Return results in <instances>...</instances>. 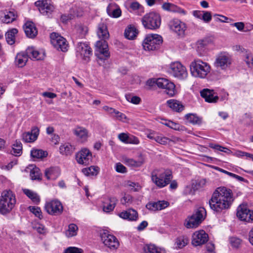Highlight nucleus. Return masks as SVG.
<instances>
[{"mask_svg": "<svg viewBox=\"0 0 253 253\" xmlns=\"http://www.w3.org/2000/svg\"><path fill=\"white\" fill-rule=\"evenodd\" d=\"M233 201L232 191L225 187H219L212 193L209 203L211 210L220 212L229 209Z\"/></svg>", "mask_w": 253, "mask_h": 253, "instance_id": "1", "label": "nucleus"}, {"mask_svg": "<svg viewBox=\"0 0 253 253\" xmlns=\"http://www.w3.org/2000/svg\"><path fill=\"white\" fill-rule=\"evenodd\" d=\"M210 64L200 59H196L190 64V71L192 76L200 79H205L211 71Z\"/></svg>", "mask_w": 253, "mask_h": 253, "instance_id": "2", "label": "nucleus"}, {"mask_svg": "<svg viewBox=\"0 0 253 253\" xmlns=\"http://www.w3.org/2000/svg\"><path fill=\"white\" fill-rule=\"evenodd\" d=\"M16 204V198L11 190H5L0 196V213L6 214L10 212Z\"/></svg>", "mask_w": 253, "mask_h": 253, "instance_id": "3", "label": "nucleus"}, {"mask_svg": "<svg viewBox=\"0 0 253 253\" xmlns=\"http://www.w3.org/2000/svg\"><path fill=\"white\" fill-rule=\"evenodd\" d=\"M172 178L171 171L168 170L155 169L151 173V180L158 187L163 188L169 184Z\"/></svg>", "mask_w": 253, "mask_h": 253, "instance_id": "4", "label": "nucleus"}, {"mask_svg": "<svg viewBox=\"0 0 253 253\" xmlns=\"http://www.w3.org/2000/svg\"><path fill=\"white\" fill-rule=\"evenodd\" d=\"M206 215L205 209L203 207H200L194 213L185 219L184 225L187 228H196L205 219Z\"/></svg>", "mask_w": 253, "mask_h": 253, "instance_id": "5", "label": "nucleus"}, {"mask_svg": "<svg viewBox=\"0 0 253 253\" xmlns=\"http://www.w3.org/2000/svg\"><path fill=\"white\" fill-rule=\"evenodd\" d=\"M163 42L162 37L158 34H149L146 35L142 42L143 49L146 51L157 49Z\"/></svg>", "mask_w": 253, "mask_h": 253, "instance_id": "6", "label": "nucleus"}, {"mask_svg": "<svg viewBox=\"0 0 253 253\" xmlns=\"http://www.w3.org/2000/svg\"><path fill=\"white\" fill-rule=\"evenodd\" d=\"M142 22L145 28L155 30L160 27L161 18L159 13L151 12L143 16L142 18Z\"/></svg>", "mask_w": 253, "mask_h": 253, "instance_id": "7", "label": "nucleus"}, {"mask_svg": "<svg viewBox=\"0 0 253 253\" xmlns=\"http://www.w3.org/2000/svg\"><path fill=\"white\" fill-rule=\"evenodd\" d=\"M44 208L45 211L51 215H59L63 211V206L61 202L56 199L46 201Z\"/></svg>", "mask_w": 253, "mask_h": 253, "instance_id": "8", "label": "nucleus"}, {"mask_svg": "<svg viewBox=\"0 0 253 253\" xmlns=\"http://www.w3.org/2000/svg\"><path fill=\"white\" fill-rule=\"evenodd\" d=\"M169 72L174 77L179 80L185 79L188 76L186 67L179 62L171 63L169 65Z\"/></svg>", "mask_w": 253, "mask_h": 253, "instance_id": "9", "label": "nucleus"}, {"mask_svg": "<svg viewBox=\"0 0 253 253\" xmlns=\"http://www.w3.org/2000/svg\"><path fill=\"white\" fill-rule=\"evenodd\" d=\"M77 56L81 58L85 63L88 62L92 54L90 47L85 42H79L76 47Z\"/></svg>", "mask_w": 253, "mask_h": 253, "instance_id": "10", "label": "nucleus"}, {"mask_svg": "<svg viewBox=\"0 0 253 253\" xmlns=\"http://www.w3.org/2000/svg\"><path fill=\"white\" fill-rule=\"evenodd\" d=\"M231 57L228 53L221 52L216 56L214 66L221 70H225L231 65Z\"/></svg>", "mask_w": 253, "mask_h": 253, "instance_id": "11", "label": "nucleus"}, {"mask_svg": "<svg viewBox=\"0 0 253 253\" xmlns=\"http://www.w3.org/2000/svg\"><path fill=\"white\" fill-rule=\"evenodd\" d=\"M51 43L57 50L63 52L67 51L68 44L65 38L55 33L50 35Z\"/></svg>", "mask_w": 253, "mask_h": 253, "instance_id": "12", "label": "nucleus"}, {"mask_svg": "<svg viewBox=\"0 0 253 253\" xmlns=\"http://www.w3.org/2000/svg\"><path fill=\"white\" fill-rule=\"evenodd\" d=\"M96 55L100 60H106L110 57L108 45L105 40L98 41L95 44Z\"/></svg>", "mask_w": 253, "mask_h": 253, "instance_id": "13", "label": "nucleus"}, {"mask_svg": "<svg viewBox=\"0 0 253 253\" xmlns=\"http://www.w3.org/2000/svg\"><path fill=\"white\" fill-rule=\"evenodd\" d=\"M236 215L242 221L250 222L253 221V211L249 210L247 205H240L237 209Z\"/></svg>", "mask_w": 253, "mask_h": 253, "instance_id": "14", "label": "nucleus"}, {"mask_svg": "<svg viewBox=\"0 0 253 253\" xmlns=\"http://www.w3.org/2000/svg\"><path fill=\"white\" fill-rule=\"evenodd\" d=\"M157 86L165 89V92L169 96H173L176 93L175 84L165 78H159Z\"/></svg>", "mask_w": 253, "mask_h": 253, "instance_id": "15", "label": "nucleus"}, {"mask_svg": "<svg viewBox=\"0 0 253 253\" xmlns=\"http://www.w3.org/2000/svg\"><path fill=\"white\" fill-rule=\"evenodd\" d=\"M101 238L105 246L111 250H115L118 248L120 243L117 238L107 233L104 232L101 235Z\"/></svg>", "mask_w": 253, "mask_h": 253, "instance_id": "16", "label": "nucleus"}, {"mask_svg": "<svg viewBox=\"0 0 253 253\" xmlns=\"http://www.w3.org/2000/svg\"><path fill=\"white\" fill-rule=\"evenodd\" d=\"M76 159L79 164L88 165L92 160V153L88 149L83 148L76 154Z\"/></svg>", "mask_w": 253, "mask_h": 253, "instance_id": "17", "label": "nucleus"}, {"mask_svg": "<svg viewBox=\"0 0 253 253\" xmlns=\"http://www.w3.org/2000/svg\"><path fill=\"white\" fill-rule=\"evenodd\" d=\"M35 4L39 8L41 13L43 15H49L54 9V6L49 1L38 0L35 2Z\"/></svg>", "mask_w": 253, "mask_h": 253, "instance_id": "18", "label": "nucleus"}, {"mask_svg": "<svg viewBox=\"0 0 253 253\" xmlns=\"http://www.w3.org/2000/svg\"><path fill=\"white\" fill-rule=\"evenodd\" d=\"M170 29L179 36H183L187 28L186 25L179 19H174L169 23Z\"/></svg>", "mask_w": 253, "mask_h": 253, "instance_id": "19", "label": "nucleus"}, {"mask_svg": "<svg viewBox=\"0 0 253 253\" xmlns=\"http://www.w3.org/2000/svg\"><path fill=\"white\" fill-rule=\"evenodd\" d=\"M39 133V128L37 126H34L30 131L22 133V139L25 143H33L37 139Z\"/></svg>", "mask_w": 253, "mask_h": 253, "instance_id": "20", "label": "nucleus"}, {"mask_svg": "<svg viewBox=\"0 0 253 253\" xmlns=\"http://www.w3.org/2000/svg\"><path fill=\"white\" fill-rule=\"evenodd\" d=\"M208 235L202 230L195 232L192 236V243L195 246L205 244L208 240Z\"/></svg>", "mask_w": 253, "mask_h": 253, "instance_id": "21", "label": "nucleus"}, {"mask_svg": "<svg viewBox=\"0 0 253 253\" xmlns=\"http://www.w3.org/2000/svg\"><path fill=\"white\" fill-rule=\"evenodd\" d=\"M106 12L110 17L114 18H119L122 15V10L120 6L113 1L108 4L106 8Z\"/></svg>", "mask_w": 253, "mask_h": 253, "instance_id": "22", "label": "nucleus"}, {"mask_svg": "<svg viewBox=\"0 0 253 253\" xmlns=\"http://www.w3.org/2000/svg\"><path fill=\"white\" fill-rule=\"evenodd\" d=\"M192 15L198 19L202 20L206 23H209L212 19V15L211 11L205 10H193Z\"/></svg>", "mask_w": 253, "mask_h": 253, "instance_id": "23", "label": "nucleus"}, {"mask_svg": "<svg viewBox=\"0 0 253 253\" xmlns=\"http://www.w3.org/2000/svg\"><path fill=\"white\" fill-rule=\"evenodd\" d=\"M29 58L36 60H42L45 56V52L43 50H39L34 47H29L26 49Z\"/></svg>", "mask_w": 253, "mask_h": 253, "instance_id": "24", "label": "nucleus"}, {"mask_svg": "<svg viewBox=\"0 0 253 253\" xmlns=\"http://www.w3.org/2000/svg\"><path fill=\"white\" fill-rule=\"evenodd\" d=\"M118 215L120 217L128 221H136L138 217L137 211L132 209L123 211L119 213Z\"/></svg>", "mask_w": 253, "mask_h": 253, "instance_id": "25", "label": "nucleus"}, {"mask_svg": "<svg viewBox=\"0 0 253 253\" xmlns=\"http://www.w3.org/2000/svg\"><path fill=\"white\" fill-rule=\"evenodd\" d=\"M117 199L115 197H107L103 202V211L109 213L112 211L116 207Z\"/></svg>", "mask_w": 253, "mask_h": 253, "instance_id": "26", "label": "nucleus"}, {"mask_svg": "<svg viewBox=\"0 0 253 253\" xmlns=\"http://www.w3.org/2000/svg\"><path fill=\"white\" fill-rule=\"evenodd\" d=\"M44 175L47 179L55 180L60 175V169L58 167H51L45 169Z\"/></svg>", "mask_w": 253, "mask_h": 253, "instance_id": "27", "label": "nucleus"}, {"mask_svg": "<svg viewBox=\"0 0 253 253\" xmlns=\"http://www.w3.org/2000/svg\"><path fill=\"white\" fill-rule=\"evenodd\" d=\"M74 134L77 137L81 142H85L88 137V132L87 129L83 127L77 126L73 130Z\"/></svg>", "mask_w": 253, "mask_h": 253, "instance_id": "28", "label": "nucleus"}, {"mask_svg": "<svg viewBox=\"0 0 253 253\" xmlns=\"http://www.w3.org/2000/svg\"><path fill=\"white\" fill-rule=\"evenodd\" d=\"M23 28L25 34L28 37L34 38L37 36L38 30L33 22L31 21L27 22Z\"/></svg>", "mask_w": 253, "mask_h": 253, "instance_id": "29", "label": "nucleus"}, {"mask_svg": "<svg viewBox=\"0 0 253 253\" xmlns=\"http://www.w3.org/2000/svg\"><path fill=\"white\" fill-rule=\"evenodd\" d=\"M200 93L201 96L205 98L206 101L208 102H216L218 99V96L214 95L212 90L208 89H204Z\"/></svg>", "mask_w": 253, "mask_h": 253, "instance_id": "30", "label": "nucleus"}, {"mask_svg": "<svg viewBox=\"0 0 253 253\" xmlns=\"http://www.w3.org/2000/svg\"><path fill=\"white\" fill-rule=\"evenodd\" d=\"M167 103L170 109L177 112H180L184 109V106L182 103L177 100L169 99L167 101Z\"/></svg>", "mask_w": 253, "mask_h": 253, "instance_id": "31", "label": "nucleus"}, {"mask_svg": "<svg viewBox=\"0 0 253 253\" xmlns=\"http://www.w3.org/2000/svg\"><path fill=\"white\" fill-rule=\"evenodd\" d=\"M28 55L27 53V51H26V53L25 52H20L18 53L15 57V64L19 67H24L28 60Z\"/></svg>", "mask_w": 253, "mask_h": 253, "instance_id": "32", "label": "nucleus"}, {"mask_svg": "<svg viewBox=\"0 0 253 253\" xmlns=\"http://www.w3.org/2000/svg\"><path fill=\"white\" fill-rule=\"evenodd\" d=\"M138 31L136 28L132 25L128 26L125 31V36L128 40L134 39L138 35Z\"/></svg>", "mask_w": 253, "mask_h": 253, "instance_id": "33", "label": "nucleus"}, {"mask_svg": "<svg viewBox=\"0 0 253 253\" xmlns=\"http://www.w3.org/2000/svg\"><path fill=\"white\" fill-rule=\"evenodd\" d=\"M17 17V14L14 11L6 12L3 16L0 18L1 21L6 24H8L14 21Z\"/></svg>", "mask_w": 253, "mask_h": 253, "instance_id": "34", "label": "nucleus"}, {"mask_svg": "<svg viewBox=\"0 0 253 253\" xmlns=\"http://www.w3.org/2000/svg\"><path fill=\"white\" fill-rule=\"evenodd\" d=\"M97 34L99 38L103 39L102 40L108 39L109 34L105 24H100L98 25Z\"/></svg>", "mask_w": 253, "mask_h": 253, "instance_id": "35", "label": "nucleus"}, {"mask_svg": "<svg viewBox=\"0 0 253 253\" xmlns=\"http://www.w3.org/2000/svg\"><path fill=\"white\" fill-rule=\"evenodd\" d=\"M124 160L126 165L133 168L140 167L144 163V160L143 158H141L138 160H135L133 159L125 158Z\"/></svg>", "mask_w": 253, "mask_h": 253, "instance_id": "36", "label": "nucleus"}, {"mask_svg": "<svg viewBox=\"0 0 253 253\" xmlns=\"http://www.w3.org/2000/svg\"><path fill=\"white\" fill-rule=\"evenodd\" d=\"M18 33V30L12 28L7 31L5 34V39L8 44L12 45L15 43V35Z\"/></svg>", "mask_w": 253, "mask_h": 253, "instance_id": "37", "label": "nucleus"}, {"mask_svg": "<svg viewBox=\"0 0 253 253\" xmlns=\"http://www.w3.org/2000/svg\"><path fill=\"white\" fill-rule=\"evenodd\" d=\"M23 192L35 204H38L40 203V197L37 193L28 189H24Z\"/></svg>", "mask_w": 253, "mask_h": 253, "instance_id": "38", "label": "nucleus"}, {"mask_svg": "<svg viewBox=\"0 0 253 253\" xmlns=\"http://www.w3.org/2000/svg\"><path fill=\"white\" fill-rule=\"evenodd\" d=\"M187 121L193 125L200 124L202 123V118L195 114H188L185 116Z\"/></svg>", "mask_w": 253, "mask_h": 253, "instance_id": "39", "label": "nucleus"}, {"mask_svg": "<svg viewBox=\"0 0 253 253\" xmlns=\"http://www.w3.org/2000/svg\"><path fill=\"white\" fill-rule=\"evenodd\" d=\"M47 155V152L41 149H33L31 151V156L34 159H42L46 157Z\"/></svg>", "mask_w": 253, "mask_h": 253, "instance_id": "40", "label": "nucleus"}, {"mask_svg": "<svg viewBox=\"0 0 253 253\" xmlns=\"http://www.w3.org/2000/svg\"><path fill=\"white\" fill-rule=\"evenodd\" d=\"M74 148L69 143H65L60 146L59 148L60 152L61 154L65 155H71Z\"/></svg>", "mask_w": 253, "mask_h": 253, "instance_id": "41", "label": "nucleus"}, {"mask_svg": "<svg viewBox=\"0 0 253 253\" xmlns=\"http://www.w3.org/2000/svg\"><path fill=\"white\" fill-rule=\"evenodd\" d=\"M98 168L94 166L84 168L82 170L83 173L87 176H95L98 174Z\"/></svg>", "mask_w": 253, "mask_h": 253, "instance_id": "42", "label": "nucleus"}, {"mask_svg": "<svg viewBox=\"0 0 253 253\" xmlns=\"http://www.w3.org/2000/svg\"><path fill=\"white\" fill-rule=\"evenodd\" d=\"M78 230L77 225L74 223L69 225L68 229L65 231L66 236L68 237H72L77 235Z\"/></svg>", "mask_w": 253, "mask_h": 253, "instance_id": "43", "label": "nucleus"}, {"mask_svg": "<svg viewBox=\"0 0 253 253\" xmlns=\"http://www.w3.org/2000/svg\"><path fill=\"white\" fill-rule=\"evenodd\" d=\"M166 126L178 131H184L185 130L184 126H181L180 124L176 123L171 121H168L164 124Z\"/></svg>", "mask_w": 253, "mask_h": 253, "instance_id": "44", "label": "nucleus"}, {"mask_svg": "<svg viewBox=\"0 0 253 253\" xmlns=\"http://www.w3.org/2000/svg\"><path fill=\"white\" fill-rule=\"evenodd\" d=\"M76 28L79 39L84 38L88 31L87 27L82 25L77 26Z\"/></svg>", "mask_w": 253, "mask_h": 253, "instance_id": "45", "label": "nucleus"}, {"mask_svg": "<svg viewBox=\"0 0 253 253\" xmlns=\"http://www.w3.org/2000/svg\"><path fill=\"white\" fill-rule=\"evenodd\" d=\"M30 177L32 180H41V174L40 169L36 167H33L30 171Z\"/></svg>", "mask_w": 253, "mask_h": 253, "instance_id": "46", "label": "nucleus"}, {"mask_svg": "<svg viewBox=\"0 0 253 253\" xmlns=\"http://www.w3.org/2000/svg\"><path fill=\"white\" fill-rule=\"evenodd\" d=\"M13 153L15 156H20L22 153V144L20 141H16L13 145Z\"/></svg>", "mask_w": 253, "mask_h": 253, "instance_id": "47", "label": "nucleus"}, {"mask_svg": "<svg viewBox=\"0 0 253 253\" xmlns=\"http://www.w3.org/2000/svg\"><path fill=\"white\" fill-rule=\"evenodd\" d=\"M206 184V181L205 179H198L192 182L193 187L196 190H198L203 188Z\"/></svg>", "mask_w": 253, "mask_h": 253, "instance_id": "48", "label": "nucleus"}, {"mask_svg": "<svg viewBox=\"0 0 253 253\" xmlns=\"http://www.w3.org/2000/svg\"><path fill=\"white\" fill-rule=\"evenodd\" d=\"M188 243V240L187 238L184 237L178 238L175 242L176 247L178 249H181L185 247Z\"/></svg>", "mask_w": 253, "mask_h": 253, "instance_id": "49", "label": "nucleus"}, {"mask_svg": "<svg viewBox=\"0 0 253 253\" xmlns=\"http://www.w3.org/2000/svg\"><path fill=\"white\" fill-rule=\"evenodd\" d=\"M156 138L155 141L162 145H166L171 141L169 138L164 136L162 134H157Z\"/></svg>", "mask_w": 253, "mask_h": 253, "instance_id": "50", "label": "nucleus"}, {"mask_svg": "<svg viewBox=\"0 0 253 253\" xmlns=\"http://www.w3.org/2000/svg\"><path fill=\"white\" fill-rule=\"evenodd\" d=\"M30 211L33 212L35 216L41 219L42 217V212L41 209L38 207L30 206L29 207Z\"/></svg>", "mask_w": 253, "mask_h": 253, "instance_id": "51", "label": "nucleus"}, {"mask_svg": "<svg viewBox=\"0 0 253 253\" xmlns=\"http://www.w3.org/2000/svg\"><path fill=\"white\" fill-rule=\"evenodd\" d=\"M126 100L134 104H138L140 103L141 99L137 96H132L131 94H127L126 95Z\"/></svg>", "mask_w": 253, "mask_h": 253, "instance_id": "52", "label": "nucleus"}, {"mask_svg": "<svg viewBox=\"0 0 253 253\" xmlns=\"http://www.w3.org/2000/svg\"><path fill=\"white\" fill-rule=\"evenodd\" d=\"M127 185L129 187L130 190L137 192L139 191L141 188V186L138 183H135L131 181H128Z\"/></svg>", "mask_w": 253, "mask_h": 253, "instance_id": "53", "label": "nucleus"}, {"mask_svg": "<svg viewBox=\"0 0 253 253\" xmlns=\"http://www.w3.org/2000/svg\"><path fill=\"white\" fill-rule=\"evenodd\" d=\"M213 17H214L216 21L228 23L229 21H232L231 19H229L228 17L221 15L215 14L213 15Z\"/></svg>", "mask_w": 253, "mask_h": 253, "instance_id": "54", "label": "nucleus"}, {"mask_svg": "<svg viewBox=\"0 0 253 253\" xmlns=\"http://www.w3.org/2000/svg\"><path fill=\"white\" fill-rule=\"evenodd\" d=\"M139 140L137 137L132 135L129 134V136L128 138L127 141L126 142V144L137 145L139 143Z\"/></svg>", "mask_w": 253, "mask_h": 253, "instance_id": "55", "label": "nucleus"}, {"mask_svg": "<svg viewBox=\"0 0 253 253\" xmlns=\"http://www.w3.org/2000/svg\"><path fill=\"white\" fill-rule=\"evenodd\" d=\"M64 253H83V250L74 247H70L64 251Z\"/></svg>", "mask_w": 253, "mask_h": 253, "instance_id": "56", "label": "nucleus"}, {"mask_svg": "<svg viewBox=\"0 0 253 253\" xmlns=\"http://www.w3.org/2000/svg\"><path fill=\"white\" fill-rule=\"evenodd\" d=\"M171 12L178 13L183 15H186L187 13L185 10L174 4H173Z\"/></svg>", "mask_w": 253, "mask_h": 253, "instance_id": "57", "label": "nucleus"}, {"mask_svg": "<svg viewBox=\"0 0 253 253\" xmlns=\"http://www.w3.org/2000/svg\"><path fill=\"white\" fill-rule=\"evenodd\" d=\"M158 211L162 210L169 206V203L165 201H160L156 202Z\"/></svg>", "mask_w": 253, "mask_h": 253, "instance_id": "58", "label": "nucleus"}, {"mask_svg": "<svg viewBox=\"0 0 253 253\" xmlns=\"http://www.w3.org/2000/svg\"><path fill=\"white\" fill-rule=\"evenodd\" d=\"M115 169L118 172L126 173V168L121 163H118L115 165Z\"/></svg>", "mask_w": 253, "mask_h": 253, "instance_id": "59", "label": "nucleus"}, {"mask_svg": "<svg viewBox=\"0 0 253 253\" xmlns=\"http://www.w3.org/2000/svg\"><path fill=\"white\" fill-rule=\"evenodd\" d=\"M113 116L116 117V118L120 121H123V122H126V116L122 113H121L117 110H116V112L113 115Z\"/></svg>", "mask_w": 253, "mask_h": 253, "instance_id": "60", "label": "nucleus"}, {"mask_svg": "<svg viewBox=\"0 0 253 253\" xmlns=\"http://www.w3.org/2000/svg\"><path fill=\"white\" fill-rule=\"evenodd\" d=\"M231 246L234 248H238L241 244V240L239 238L236 237H232L230 239Z\"/></svg>", "mask_w": 253, "mask_h": 253, "instance_id": "61", "label": "nucleus"}, {"mask_svg": "<svg viewBox=\"0 0 253 253\" xmlns=\"http://www.w3.org/2000/svg\"><path fill=\"white\" fill-rule=\"evenodd\" d=\"M231 26H232L233 27H235L237 28V29L239 31H241V32H243V31L246 32V31H244V29L245 28V24L242 22H238L232 23L231 24Z\"/></svg>", "mask_w": 253, "mask_h": 253, "instance_id": "62", "label": "nucleus"}, {"mask_svg": "<svg viewBox=\"0 0 253 253\" xmlns=\"http://www.w3.org/2000/svg\"><path fill=\"white\" fill-rule=\"evenodd\" d=\"M144 251L146 253H155L156 246L154 245H148L144 247Z\"/></svg>", "mask_w": 253, "mask_h": 253, "instance_id": "63", "label": "nucleus"}, {"mask_svg": "<svg viewBox=\"0 0 253 253\" xmlns=\"http://www.w3.org/2000/svg\"><path fill=\"white\" fill-rule=\"evenodd\" d=\"M196 189H195L193 185H188L185 187L184 190L183 191V193L184 194L187 195H193L194 194V192Z\"/></svg>", "mask_w": 253, "mask_h": 253, "instance_id": "64", "label": "nucleus"}]
</instances>
